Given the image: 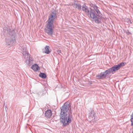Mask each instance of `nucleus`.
I'll list each match as a JSON object with an SVG mask.
<instances>
[{"mask_svg": "<svg viewBox=\"0 0 133 133\" xmlns=\"http://www.w3.org/2000/svg\"><path fill=\"white\" fill-rule=\"evenodd\" d=\"M70 107V104L66 102L61 108L60 121L64 126L69 125L72 121V114Z\"/></svg>", "mask_w": 133, "mask_h": 133, "instance_id": "f257e3e1", "label": "nucleus"}, {"mask_svg": "<svg viewBox=\"0 0 133 133\" xmlns=\"http://www.w3.org/2000/svg\"><path fill=\"white\" fill-rule=\"evenodd\" d=\"M56 11L55 10L52 12L49 16L48 22L45 29V32L48 35L52 36L54 32V21L57 17Z\"/></svg>", "mask_w": 133, "mask_h": 133, "instance_id": "f03ea898", "label": "nucleus"}, {"mask_svg": "<svg viewBox=\"0 0 133 133\" xmlns=\"http://www.w3.org/2000/svg\"><path fill=\"white\" fill-rule=\"evenodd\" d=\"M88 15L98 23H100L102 17V14L98 9V7L95 5H93L92 8L90 9L89 14H88Z\"/></svg>", "mask_w": 133, "mask_h": 133, "instance_id": "7ed1b4c3", "label": "nucleus"}, {"mask_svg": "<svg viewBox=\"0 0 133 133\" xmlns=\"http://www.w3.org/2000/svg\"><path fill=\"white\" fill-rule=\"evenodd\" d=\"M6 35L9 37L6 39V42L7 45H9L16 42L15 33L13 29H8Z\"/></svg>", "mask_w": 133, "mask_h": 133, "instance_id": "20e7f679", "label": "nucleus"}, {"mask_svg": "<svg viewBox=\"0 0 133 133\" xmlns=\"http://www.w3.org/2000/svg\"><path fill=\"white\" fill-rule=\"evenodd\" d=\"M114 74L111 68L104 72H101L100 74L98 75L96 77L98 79H103L106 77L107 74Z\"/></svg>", "mask_w": 133, "mask_h": 133, "instance_id": "39448f33", "label": "nucleus"}, {"mask_svg": "<svg viewBox=\"0 0 133 133\" xmlns=\"http://www.w3.org/2000/svg\"><path fill=\"white\" fill-rule=\"evenodd\" d=\"M124 63L122 62L117 65H114L111 68L114 74L116 71L118 70L124 66Z\"/></svg>", "mask_w": 133, "mask_h": 133, "instance_id": "423d86ee", "label": "nucleus"}, {"mask_svg": "<svg viewBox=\"0 0 133 133\" xmlns=\"http://www.w3.org/2000/svg\"><path fill=\"white\" fill-rule=\"evenodd\" d=\"M88 120L91 122H94L95 121L94 117V111L92 110H91V111L89 114Z\"/></svg>", "mask_w": 133, "mask_h": 133, "instance_id": "0eeeda50", "label": "nucleus"}, {"mask_svg": "<svg viewBox=\"0 0 133 133\" xmlns=\"http://www.w3.org/2000/svg\"><path fill=\"white\" fill-rule=\"evenodd\" d=\"M69 5L71 6L73 5V7L76 9L78 10H81V4L78 2L76 1H75L74 4L73 3L70 4L69 5H68V6Z\"/></svg>", "mask_w": 133, "mask_h": 133, "instance_id": "6e6552de", "label": "nucleus"}, {"mask_svg": "<svg viewBox=\"0 0 133 133\" xmlns=\"http://www.w3.org/2000/svg\"><path fill=\"white\" fill-rule=\"evenodd\" d=\"M82 9L83 11H84L87 15L88 14H89V12L90 11V9L91 8L89 9L88 7L85 5L82 6Z\"/></svg>", "mask_w": 133, "mask_h": 133, "instance_id": "1a4fd4ad", "label": "nucleus"}, {"mask_svg": "<svg viewBox=\"0 0 133 133\" xmlns=\"http://www.w3.org/2000/svg\"><path fill=\"white\" fill-rule=\"evenodd\" d=\"M21 50L22 51V54L25 57L27 56V58H28V56L29 55V54L28 53L27 51H26V49L24 48L23 47L22 48V49Z\"/></svg>", "mask_w": 133, "mask_h": 133, "instance_id": "9d476101", "label": "nucleus"}, {"mask_svg": "<svg viewBox=\"0 0 133 133\" xmlns=\"http://www.w3.org/2000/svg\"><path fill=\"white\" fill-rule=\"evenodd\" d=\"M52 112L51 110H47L45 114V117L47 118H50L52 115Z\"/></svg>", "mask_w": 133, "mask_h": 133, "instance_id": "9b49d317", "label": "nucleus"}, {"mask_svg": "<svg viewBox=\"0 0 133 133\" xmlns=\"http://www.w3.org/2000/svg\"><path fill=\"white\" fill-rule=\"evenodd\" d=\"M31 68L35 71H37L39 69V67L37 64L33 65L31 67Z\"/></svg>", "mask_w": 133, "mask_h": 133, "instance_id": "f8f14e48", "label": "nucleus"}, {"mask_svg": "<svg viewBox=\"0 0 133 133\" xmlns=\"http://www.w3.org/2000/svg\"><path fill=\"white\" fill-rule=\"evenodd\" d=\"M49 46L46 45L45 47V53L47 54H49L50 52L49 50Z\"/></svg>", "mask_w": 133, "mask_h": 133, "instance_id": "ddd939ff", "label": "nucleus"}, {"mask_svg": "<svg viewBox=\"0 0 133 133\" xmlns=\"http://www.w3.org/2000/svg\"><path fill=\"white\" fill-rule=\"evenodd\" d=\"M39 75L40 77L43 78L45 79L46 77V75L44 73L41 72L40 73Z\"/></svg>", "mask_w": 133, "mask_h": 133, "instance_id": "4468645a", "label": "nucleus"}, {"mask_svg": "<svg viewBox=\"0 0 133 133\" xmlns=\"http://www.w3.org/2000/svg\"><path fill=\"white\" fill-rule=\"evenodd\" d=\"M28 57H29L28 60L30 61V62L32 64L33 61L32 57H31L29 55V56H28Z\"/></svg>", "mask_w": 133, "mask_h": 133, "instance_id": "2eb2a0df", "label": "nucleus"}, {"mask_svg": "<svg viewBox=\"0 0 133 133\" xmlns=\"http://www.w3.org/2000/svg\"><path fill=\"white\" fill-rule=\"evenodd\" d=\"M26 64H27L29 66H30L32 64V63L31 62H30V61L28 60H27L26 61Z\"/></svg>", "mask_w": 133, "mask_h": 133, "instance_id": "dca6fc26", "label": "nucleus"}, {"mask_svg": "<svg viewBox=\"0 0 133 133\" xmlns=\"http://www.w3.org/2000/svg\"><path fill=\"white\" fill-rule=\"evenodd\" d=\"M57 54L60 55H61V54H62V53L61 52V51L60 50H58L57 51Z\"/></svg>", "mask_w": 133, "mask_h": 133, "instance_id": "f3484780", "label": "nucleus"}, {"mask_svg": "<svg viewBox=\"0 0 133 133\" xmlns=\"http://www.w3.org/2000/svg\"><path fill=\"white\" fill-rule=\"evenodd\" d=\"M125 32L128 35H130L131 34V33L130 32H129V31H126Z\"/></svg>", "mask_w": 133, "mask_h": 133, "instance_id": "a211bd4d", "label": "nucleus"}, {"mask_svg": "<svg viewBox=\"0 0 133 133\" xmlns=\"http://www.w3.org/2000/svg\"><path fill=\"white\" fill-rule=\"evenodd\" d=\"M4 105L5 106V110H6V109H7V106L6 105V106L5 105V103H4Z\"/></svg>", "mask_w": 133, "mask_h": 133, "instance_id": "6ab92c4d", "label": "nucleus"}]
</instances>
